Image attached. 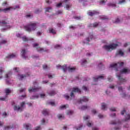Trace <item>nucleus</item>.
<instances>
[{"label": "nucleus", "instance_id": "nucleus-1", "mask_svg": "<svg viewBox=\"0 0 130 130\" xmlns=\"http://www.w3.org/2000/svg\"><path fill=\"white\" fill-rule=\"evenodd\" d=\"M24 28L27 32H31V31H35L37 29V22H30L26 25L24 26Z\"/></svg>", "mask_w": 130, "mask_h": 130}, {"label": "nucleus", "instance_id": "nucleus-2", "mask_svg": "<svg viewBox=\"0 0 130 130\" xmlns=\"http://www.w3.org/2000/svg\"><path fill=\"white\" fill-rule=\"evenodd\" d=\"M117 46H118V44L113 43L110 45L104 46L103 48H104L105 50H107V51H112V50L116 49Z\"/></svg>", "mask_w": 130, "mask_h": 130}, {"label": "nucleus", "instance_id": "nucleus-3", "mask_svg": "<svg viewBox=\"0 0 130 130\" xmlns=\"http://www.w3.org/2000/svg\"><path fill=\"white\" fill-rule=\"evenodd\" d=\"M11 9H12V8H7L4 9H0V13L1 12H4V13H7V12H8V11H10ZM1 23L3 24L4 25H7V24H9V23H8L5 20L2 21V22L0 21V24Z\"/></svg>", "mask_w": 130, "mask_h": 130}, {"label": "nucleus", "instance_id": "nucleus-4", "mask_svg": "<svg viewBox=\"0 0 130 130\" xmlns=\"http://www.w3.org/2000/svg\"><path fill=\"white\" fill-rule=\"evenodd\" d=\"M76 92H77V93H81V89H79L77 87H74L70 95L71 98L75 97L74 93Z\"/></svg>", "mask_w": 130, "mask_h": 130}, {"label": "nucleus", "instance_id": "nucleus-5", "mask_svg": "<svg viewBox=\"0 0 130 130\" xmlns=\"http://www.w3.org/2000/svg\"><path fill=\"white\" fill-rule=\"evenodd\" d=\"M40 89H41V87H36L35 86L33 87H30L28 89V92L29 93H31V92H37V91H39V90H40Z\"/></svg>", "mask_w": 130, "mask_h": 130}, {"label": "nucleus", "instance_id": "nucleus-6", "mask_svg": "<svg viewBox=\"0 0 130 130\" xmlns=\"http://www.w3.org/2000/svg\"><path fill=\"white\" fill-rule=\"evenodd\" d=\"M5 93L6 94L5 98H0V100H2V101H5V100H6L7 97H8V95L11 93V90H10L9 88L5 89Z\"/></svg>", "mask_w": 130, "mask_h": 130}, {"label": "nucleus", "instance_id": "nucleus-7", "mask_svg": "<svg viewBox=\"0 0 130 130\" xmlns=\"http://www.w3.org/2000/svg\"><path fill=\"white\" fill-rule=\"evenodd\" d=\"M117 78H118V80L120 81V83L119 84V85H121V84H123V83H125V82H126L125 79L122 78L121 75H117Z\"/></svg>", "mask_w": 130, "mask_h": 130}, {"label": "nucleus", "instance_id": "nucleus-8", "mask_svg": "<svg viewBox=\"0 0 130 130\" xmlns=\"http://www.w3.org/2000/svg\"><path fill=\"white\" fill-rule=\"evenodd\" d=\"M100 13L99 11L93 10L92 12H88L87 14L88 16H90L91 17L94 16V15H99Z\"/></svg>", "mask_w": 130, "mask_h": 130}, {"label": "nucleus", "instance_id": "nucleus-9", "mask_svg": "<svg viewBox=\"0 0 130 130\" xmlns=\"http://www.w3.org/2000/svg\"><path fill=\"white\" fill-rule=\"evenodd\" d=\"M59 68H60V69H62V70L64 72H67V65L64 64L62 66L59 65V64H58L56 66V68L57 69H59Z\"/></svg>", "mask_w": 130, "mask_h": 130}, {"label": "nucleus", "instance_id": "nucleus-10", "mask_svg": "<svg viewBox=\"0 0 130 130\" xmlns=\"http://www.w3.org/2000/svg\"><path fill=\"white\" fill-rule=\"evenodd\" d=\"M30 76V74H27L25 75H20L18 74V77H19V80H22L24 79V78H27V77H29Z\"/></svg>", "mask_w": 130, "mask_h": 130}, {"label": "nucleus", "instance_id": "nucleus-11", "mask_svg": "<svg viewBox=\"0 0 130 130\" xmlns=\"http://www.w3.org/2000/svg\"><path fill=\"white\" fill-rule=\"evenodd\" d=\"M26 54V50L23 49L22 50V51L21 52V55L23 58H24V59H27L28 58L27 56H26L25 55Z\"/></svg>", "mask_w": 130, "mask_h": 130}, {"label": "nucleus", "instance_id": "nucleus-12", "mask_svg": "<svg viewBox=\"0 0 130 130\" xmlns=\"http://www.w3.org/2000/svg\"><path fill=\"white\" fill-rule=\"evenodd\" d=\"M89 101V99L86 97V96H83L82 98V99H81L79 101V103H83V102H88Z\"/></svg>", "mask_w": 130, "mask_h": 130}, {"label": "nucleus", "instance_id": "nucleus-13", "mask_svg": "<svg viewBox=\"0 0 130 130\" xmlns=\"http://www.w3.org/2000/svg\"><path fill=\"white\" fill-rule=\"evenodd\" d=\"M104 79V76H99L98 77L93 78L94 82H98V80H103Z\"/></svg>", "mask_w": 130, "mask_h": 130}, {"label": "nucleus", "instance_id": "nucleus-14", "mask_svg": "<svg viewBox=\"0 0 130 130\" xmlns=\"http://www.w3.org/2000/svg\"><path fill=\"white\" fill-rule=\"evenodd\" d=\"M42 113L43 115H45V116L48 115V114H49V110L47 109H45L42 112Z\"/></svg>", "mask_w": 130, "mask_h": 130}, {"label": "nucleus", "instance_id": "nucleus-15", "mask_svg": "<svg viewBox=\"0 0 130 130\" xmlns=\"http://www.w3.org/2000/svg\"><path fill=\"white\" fill-rule=\"evenodd\" d=\"M48 95L49 96H54L55 95H56V91L55 90H51L49 92H48Z\"/></svg>", "mask_w": 130, "mask_h": 130}, {"label": "nucleus", "instance_id": "nucleus-16", "mask_svg": "<svg viewBox=\"0 0 130 130\" xmlns=\"http://www.w3.org/2000/svg\"><path fill=\"white\" fill-rule=\"evenodd\" d=\"M124 54V53L121 50H119L116 53V56H117V55H120L121 56H123Z\"/></svg>", "mask_w": 130, "mask_h": 130}, {"label": "nucleus", "instance_id": "nucleus-17", "mask_svg": "<svg viewBox=\"0 0 130 130\" xmlns=\"http://www.w3.org/2000/svg\"><path fill=\"white\" fill-rule=\"evenodd\" d=\"M129 72V70L126 69H123L120 71V74H128Z\"/></svg>", "mask_w": 130, "mask_h": 130}, {"label": "nucleus", "instance_id": "nucleus-18", "mask_svg": "<svg viewBox=\"0 0 130 130\" xmlns=\"http://www.w3.org/2000/svg\"><path fill=\"white\" fill-rule=\"evenodd\" d=\"M49 33L51 34H56V32L55 31V30L52 28H49Z\"/></svg>", "mask_w": 130, "mask_h": 130}, {"label": "nucleus", "instance_id": "nucleus-19", "mask_svg": "<svg viewBox=\"0 0 130 130\" xmlns=\"http://www.w3.org/2000/svg\"><path fill=\"white\" fill-rule=\"evenodd\" d=\"M12 77V73L11 72H8V74H6L5 78L6 79H11V77Z\"/></svg>", "mask_w": 130, "mask_h": 130}, {"label": "nucleus", "instance_id": "nucleus-20", "mask_svg": "<svg viewBox=\"0 0 130 130\" xmlns=\"http://www.w3.org/2000/svg\"><path fill=\"white\" fill-rule=\"evenodd\" d=\"M36 48L37 51H38L39 52H43V51H45V50H44V49L41 48L40 47H38Z\"/></svg>", "mask_w": 130, "mask_h": 130}, {"label": "nucleus", "instance_id": "nucleus-21", "mask_svg": "<svg viewBox=\"0 0 130 130\" xmlns=\"http://www.w3.org/2000/svg\"><path fill=\"white\" fill-rule=\"evenodd\" d=\"M14 110H15V111H19V110H21V107L15 105L14 106Z\"/></svg>", "mask_w": 130, "mask_h": 130}, {"label": "nucleus", "instance_id": "nucleus-22", "mask_svg": "<svg viewBox=\"0 0 130 130\" xmlns=\"http://www.w3.org/2000/svg\"><path fill=\"white\" fill-rule=\"evenodd\" d=\"M107 108V106H106V104L103 103L102 104V110H105Z\"/></svg>", "mask_w": 130, "mask_h": 130}, {"label": "nucleus", "instance_id": "nucleus-23", "mask_svg": "<svg viewBox=\"0 0 130 130\" xmlns=\"http://www.w3.org/2000/svg\"><path fill=\"white\" fill-rule=\"evenodd\" d=\"M57 117L58 119H64V116L61 114H59L57 115Z\"/></svg>", "mask_w": 130, "mask_h": 130}, {"label": "nucleus", "instance_id": "nucleus-24", "mask_svg": "<svg viewBox=\"0 0 130 130\" xmlns=\"http://www.w3.org/2000/svg\"><path fill=\"white\" fill-rule=\"evenodd\" d=\"M22 39L24 42H27V41H29V39H28V38H27V37L26 36L22 37Z\"/></svg>", "mask_w": 130, "mask_h": 130}, {"label": "nucleus", "instance_id": "nucleus-25", "mask_svg": "<svg viewBox=\"0 0 130 130\" xmlns=\"http://www.w3.org/2000/svg\"><path fill=\"white\" fill-rule=\"evenodd\" d=\"M16 57V55L12 54L9 55L8 56H7V58H14V57Z\"/></svg>", "mask_w": 130, "mask_h": 130}, {"label": "nucleus", "instance_id": "nucleus-26", "mask_svg": "<svg viewBox=\"0 0 130 130\" xmlns=\"http://www.w3.org/2000/svg\"><path fill=\"white\" fill-rule=\"evenodd\" d=\"M23 126L25 127L26 129H29V127L31 126V125L30 124H24Z\"/></svg>", "mask_w": 130, "mask_h": 130}, {"label": "nucleus", "instance_id": "nucleus-27", "mask_svg": "<svg viewBox=\"0 0 130 130\" xmlns=\"http://www.w3.org/2000/svg\"><path fill=\"white\" fill-rule=\"evenodd\" d=\"M88 108H89V107H88L87 106H82L80 108V109L81 110H86V109H88Z\"/></svg>", "mask_w": 130, "mask_h": 130}, {"label": "nucleus", "instance_id": "nucleus-28", "mask_svg": "<svg viewBox=\"0 0 130 130\" xmlns=\"http://www.w3.org/2000/svg\"><path fill=\"white\" fill-rule=\"evenodd\" d=\"M67 107H69V105H62V106H60L59 109H60L61 110L62 109H64V108L66 109L67 108Z\"/></svg>", "mask_w": 130, "mask_h": 130}, {"label": "nucleus", "instance_id": "nucleus-29", "mask_svg": "<svg viewBox=\"0 0 130 130\" xmlns=\"http://www.w3.org/2000/svg\"><path fill=\"white\" fill-rule=\"evenodd\" d=\"M90 38L91 40H92V39H93V35H90L89 36V37L87 38L86 41H87L88 42H90Z\"/></svg>", "mask_w": 130, "mask_h": 130}, {"label": "nucleus", "instance_id": "nucleus-30", "mask_svg": "<svg viewBox=\"0 0 130 130\" xmlns=\"http://www.w3.org/2000/svg\"><path fill=\"white\" fill-rule=\"evenodd\" d=\"M108 6L109 7H112V8H116V4L113 3L108 4Z\"/></svg>", "mask_w": 130, "mask_h": 130}, {"label": "nucleus", "instance_id": "nucleus-31", "mask_svg": "<svg viewBox=\"0 0 130 130\" xmlns=\"http://www.w3.org/2000/svg\"><path fill=\"white\" fill-rule=\"evenodd\" d=\"M68 70L69 71V72H74V71L76 70V68H75V67H73V68L68 67Z\"/></svg>", "mask_w": 130, "mask_h": 130}, {"label": "nucleus", "instance_id": "nucleus-32", "mask_svg": "<svg viewBox=\"0 0 130 130\" xmlns=\"http://www.w3.org/2000/svg\"><path fill=\"white\" fill-rule=\"evenodd\" d=\"M125 0H121L119 1L118 3V5H123V4H125Z\"/></svg>", "mask_w": 130, "mask_h": 130}, {"label": "nucleus", "instance_id": "nucleus-33", "mask_svg": "<svg viewBox=\"0 0 130 130\" xmlns=\"http://www.w3.org/2000/svg\"><path fill=\"white\" fill-rule=\"evenodd\" d=\"M6 43H7V40H3L0 42V48H1V47H2V46H1V45H2V44H6Z\"/></svg>", "mask_w": 130, "mask_h": 130}, {"label": "nucleus", "instance_id": "nucleus-34", "mask_svg": "<svg viewBox=\"0 0 130 130\" xmlns=\"http://www.w3.org/2000/svg\"><path fill=\"white\" fill-rule=\"evenodd\" d=\"M98 68H99V69H100L101 70H102L103 68L104 69V66L102 64V63H100L98 65Z\"/></svg>", "mask_w": 130, "mask_h": 130}, {"label": "nucleus", "instance_id": "nucleus-35", "mask_svg": "<svg viewBox=\"0 0 130 130\" xmlns=\"http://www.w3.org/2000/svg\"><path fill=\"white\" fill-rule=\"evenodd\" d=\"M74 113V111H72V110H68L67 111V115H72V114H73Z\"/></svg>", "mask_w": 130, "mask_h": 130}, {"label": "nucleus", "instance_id": "nucleus-36", "mask_svg": "<svg viewBox=\"0 0 130 130\" xmlns=\"http://www.w3.org/2000/svg\"><path fill=\"white\" fill-rule=\"evenodd\" d=\"M87 62V60H83L81 63L82 66L84 67V66H85V64H86Z\"/></svg>", "mask_w": 130, "mask_h": 130}, {"label": "nucleus", "instance_id": "nucleus-37", "mask_svg": "<svg viewBox=\"0 0 130 130\" xmlns=\"http://www.w3.org/2000/svg\"><path fill=\"white\" fill-rule=\"evenodd\" d=\"M41 12H42V9L39 10V9H37L36 10L35 13V14H39Z\"/></svg>", "mask_w": 130, "mask_h": 130}, {"label": "nucleus", "instance_id": "nucleus-38", "mask_svg": "<svg viewBox=\"0 0 130 130\" xmlns=\"http://www.w3.org/2000/svg\"><path fill=\"white\" fill-rule=\"evenodd\" d=\"M117 67V63H113L110 65V68H116Z\"/></svg>", "mask_w": 130, "mask_h": 130}, {"label": "nucleus", "instance_id": "nucleus-39", "mask_svg": "<svg viewBox=\"0 0 130 130\" xmlns=\"http://www.w3.org/2000/svg\"><path fill=\"white\" fill-rule=\"evenodd\" d=\"M39 96L38 95H33L32 97L30 98L31 99H38Z\"/></svg>", "mask_w": 130, "mask_h": 130}, {"label": "nucleus", "instance_id": "nucleus-40", "mask_svg": "<svg viewBox=\"0 0 130 130\" xmlns=\"http://www.w3.org/2000/svg\"><path fill=\"white\" fill-rule=\"evenodd\" d=\"M72 7V4H68V5H66V8L67 9V10H69V9H70V8Z\"/></svg>", "mask_w": 130, "mask_h": 130}, {"label": "nucleus", "instance_id": "nucleus-41", "mask_svg": "<svg viewBox=\"0 0 130 130\" xmlns=\"http://www.w3.org/2000/svg\"><path fill=\"white\" fill-rule=\"evenodd\" d=\"M56 8H60V7H62V3H60L56 5Z\"/></svg>", "mask_w": 130, "mask_h": 130}, {"label": "nucleus", "instance_id": "nucleus-42", "mask_svg": "<svg viewBox=\"0 0 130 130\" xmlns=\"http://www.w3.org/2000/svg\"><path fill=\"white\" fill-rule=\"evenodd\" d=\"M108 80L109 82H112L113 81V79L112 78V77L109 76L108 77Z\"/></svg>", "mask_w": 130, "mask_h": 130}, {"label": "nucleus", "instance_id": "nucleus-43", "mask_svg": "<svg viewBox=\"0 0 130 130\" xmlns=\"http://www.w3.org/2000/svg\"><path fill=\"white\" fill-rule=\"evenodd\" d=\"M128 119H130V115L129 114L127 115V116L126 117V118L125 119V121H127V120H128Z\"/></svg>", "mask_w": 130, "mask_h": 130}, {"label": "nucleus", "instance_id": "nucleus-44", "mask_svg": "<svg viewBox=\"0 0 130 130\" xmlns=\"http://www.w3.org/2000/svg\"><path fill=\"white\" fill-rule=\"evenodd\" d=\"M99 25V23H97V22H95L93 24V27L94 28H96V27H97L98 25Z\"/></svg>", "mask_w": 130, "mask_h": 130}, {"label": "nucleus", "instance_id": "nucleus-45", "mask_svg": "<svg viewBox=\"0 0 130 130\" xmlns=\"http://www.w3.org/2000/svg\"><path fill=\"white\" fill-rule=\"evenodd\" d=\"M89 118H90V116H86L83 117L84 120H87V119H89Z\"/></svg>", "mask_w": 130, "mask_h": 130}, {"label": "nucleus", "instance_id": "nucleus-46", "mask_svg": "<svg viewBox=\"0 0 130 130\" xmlns=\"http://www.w3.org/2000/svg\"><path fill=\"white\" fill-rule=\"evenodd\" d=\"M64 98H66V99H67V100H69V99H70V96L69 95H68L67 94H64Z\"/></svg>", "mask_w": 130, "mask_h": 130}, {"label": "nucleus", "instance_id": "nucleus-47", "mask_svg": "<svg viewBox=\"0 0 130 130\" xmlns=\"http://www.w3.org/2000/svg\"><path fill=\"white\" fill-rule=\"evenodd\" d=\"M11 128H13V126H7L5 127V129H11Z\"/></svg>", "mask_w": 130, "mask_h": 130}, {"label": "nucleus", "instance_id": "nucleus-48", "mask_svg": "<svg viewBox=\"0 0 130 130\" xmlns=\"http://www.w3.org/2000/svg\"><path fill=\"white\" fill-rule=\"evenodd\" d=\"M82 127H83V125L80 124L78 127L76 128V129L77 130L82 129Z\"/></svg>", "mask_w": 130, "mask_h": 130}, {"label": "nucleus", "instance_id": "nucleus-49", "mask_svg": "<svg viewBox=\"0 0 130 130\" xmlns=\"http://www.w3.org/2000/svg\"><path fill=\"white\" fill-rule=\"evenodd\" d=\"M57 15H60L61 14H62V11L61 10H58L57 13H56Z\"/></svg>", "mask_w": 130, "mask_h": 130}, {"label": "nucleus", "instance_id": "nucleus-50", "mask_svg": "<svg viewBox=\"0 0 130 130\" xmlns=\"http://www.w3.org/2000/svg\"><path fill=\"white\" fill-rule=\"evenodd\" d=\"M43 68L44 70H47V69H48V67L47 66V65L45 64L43 66Z\"/></svg>", "mask_w": 130, "mask_h": 130}, {"label": "nucleus", "instance_id": "nucleus-51", "mask_svg": "<svg viewBox=\"0 0 130 130\" xmlns=\"http://www.w3.org/2000/svg\"><path fill=\"white\" fill-rule=\"evenodd\" d=\"M24 98H26V95H22L19 96V99H24Z\"/></svg>", "mask_w": 130, "mask_h": 130}, {"label": "nucleus", "instance_id": "nucleus-52", "mask_svg": "<svg viewBox=\"0 0 130 130\" xmlns=\"http://www.w3.org/2000/svg\"><path fill=\"white\" fill-rule=\"evenodd\" d=\"M115 23H120V20H119V19L118 18H116V20L115 21Z\"/></svg>", "mask_w": 130, "mask_h": 130}, {"label": "nucleus", "instance_id": "nucleus-53", "mask_svg": "<svg viewBox=\"0 0 130 130\" xmlns=\"http://www.w3.org/2000/svg\"><path fill=\"white\" fill-rule=\"evenodd\" d=\"M46 12H51V8H47L46 10Z\"/></svg>", "mask_w": 130, "mask_h": 130}, {"label": "nucleus", "instance_id": "nucleus-54", "mask_svg": "<svg viewBox=\"0 0 130 130\" xmlns=\"http://www.w3.org/2000/svg\"><path fill=\"white\" fill-rule=\"evenodd\" d=\"M82 89L83 90H84V91H88V88H87V87L83 86L82 87Z\"/></svg>", "mask_w": 130, "mask_h": 130}, {"label": "nucleus", "instance_id": "nucleus-55", "mask_svg": "<svg viewBox=\"0 0 130 130\" xmlns=\"http://www.w3.org/2000/svg\"><path fill=\"white\" fill-rule=\"evenodd\" d=\"M49 104H50V105H51L52 106H54L55 105V103H54V102H51L49 103Z\"/></svg>", "mask_w": 130, "mask_h": 130}, {"label": "nucleus", "instance_id": "nucleus-56", "mask_svg": "<svg viewBox=\"0 0 130 130\" xmlns=\"http://www.w3.org/2000/svg\"><path fill=\"white\" fill-rule=\"evenodd\" d=\"M110 111H116L115 108H111L110 109Z\"/></svg>", "mask_w": 130, "mask_h": 130}, {"label": "nucleus", "instance_id": "nucleus-57", "mask_svg": "<svg viewBox=\"0 0 130 130\" xmlns=\"http://www.w3.org/2000/svg\"><path fill=\"white\" fill-rule=\"evenodd\" d=\"M74 19H76V20H80L81 19V17L80 16H75Z\"/></svg>", "mask_w": 130, "mask_h": 130}, {"label": "nucleus", "instance_id": "nucleus-58", "mask_svg": "<svg viewBox=\"0 0 130 130\" xmlns=\"http://www.w3.org/2000/svg\"><path fill=\"white\" fill-rule=\"evenodd\" d=\"M110 124H116V123L115 122V121H111L110 122Z\"/></svg>", "mask_w": 130, "mask_h": 130}, {"label": "nucleus", "instance_id": "nucleus-59", "mask_svg": "<svg viewBox=\"0 0 130 130\" xmlns=\"http://www.w3.org/2000/svg\"><path fill=\"white\" fill-rule=\"evenodd\" d=\"M54 47H55V48H56V49L60 48V45L57 44V45H55Z\"/></svg>", "mask_w": 130, "mask_h": 130}, {"label": "nucleus", "instance_id": "nucleus-60", "mask_svg": "<svg viewBox=\"0 0 130 130\" xmlns=\"http://www.w3.org/2000/svg\"><path fill=\"white\" fill-rule=\"evenodd\" d=\"M3 72H4V70H3V68H0V75H2L3 74Z\"/></svg>", "mask_w": 130, "mask_h": 130}, {"label": "nucleus", "instance_id": "nucleus-61", "mask_svg": "<svg viewBox=\"0 0 130 130\" xmlns=\"http://www.w3.org/2000/svg\"><path fill=\"white\" fill-rule=\"evenodd\" d=\"M105 3H106V2H105L104 0H102L100 2V4H105Z\"/></svg>", "mask_w": 130, "mask_h": 130}, {"label": "nucleus", "instance_id": "nucleus-62", "mask_svg": "<svg viewBox=\"0 0 130 130\" xmlns=\"http://www.w3.org/2000/svg\"><path fill=\"white\" fill-rule=\"evenodd\" d=\"M48 78H49V79H52V78H53V76H52V75H51L50 74H48Z\"/></svg>", "mask_w": 130, "mask_h": 130}, {"label": "nucleus", "instance_id": "nucleus-63", "mask_svg": "<svg viewBox=\"0 0 130 130\" xmlns=\"http://www.w3.org/2000/svg\"><path fill=\"white\" fill-rule=\"evenodd\" d=\"M32 58H39V56L32 55Z\"/></svg>", "mask_w": 130, "mask_h": 130}, {"label": "nucleus", "instance_id": "nucleus-64", "mask_svg": "<svg viewBox=\"0 0 130 130\" xmlns=\"http://www.w3.org/2000/svg\"><path fill=\"white\" fill-rule=\"evenodd\" d=\"M40 96H41V98H44V97H45V94H44V93L41 94Z\"/></svg>", "mask_w": 130, "mask_h": 130}]
</instances>
